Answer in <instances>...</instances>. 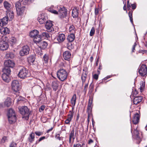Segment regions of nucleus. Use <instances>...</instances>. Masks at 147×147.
<instances>
[{
	"label": "nucleus",
	"mask_w": 147,
	"mask_h": 147,
	"mask_svg": "<svg viewBox=\"0 0 147 147\" xmlns=\"http://www.w3.org/2000/svg\"><path fill=\"white\" fill-rule=\"evenodd\" d=\"M36 43L38 46H39L41 48L45 49L47 46V42L43 40H39L38 42H36Z\"/></svg>",
	"instance_id": "4468645a"
},
{
	"label": "nucleus",
	"mask_w": 147,
	"mask_h": 147,
	"mask_svg": "<svg viewBox=\"0 0 147 147\" xmlns=\"http://www.w3.org/2000/svg\"><path fill=\"white\" fill-rule=\"evenodd\" d=\"M16 146V144L14 142H12L10 144L9 147H15Z\"/></svg>",
	"instance_id": "3c124183"
},
{
	"label": "nucleus",
	"mask_w": 147,
	"mask_h": 147,
	"mask_svg": "<svg viewBox=\"0 0 147 147\" xmlns=\"http://www.w3.org/2000/svg\"><path fill=\"white\" fill-rule=\"evenodd\" d=\"M7 41L9 42V43H10L12 45H14L15 44L16 42V38L13 36L11 37Z\"/></svg>",
	"instance_id": "c756f323"
},
{
	"label": "nucleus",
	"mask_w": 147,
	"mask_h": 147,
	"mask_svg": "<svg viewBox=\"0 0 147 147\" xmlns=\"http://www.w3.org/2000/svg\"><path fill=\"white\" fill-rule=\"evenodd\" d=\"M42 36L45 37L47 38H48L49 37H50L49 34L48 33L46 32H42Z\"/></svg>",
	"instance_id": "58836bf2"
},
{
	"label": "nucleus",
	"mask_w": 147,
	"mask_h": 147,
	"mask_svg": "<svg viewBox=\"0 0 147 147\" xmlns=\"http://www.w3.org/2000/svg\"><path fill=\"white\" fill-rule=\"evenodd\" d=\"M8 19L7 18V17L5 16L2 19H1V22L2 24V26H4L7 24L8 22Z\"/></svg>",
	"instance_id": "2f4dec72"
},
{
	"label": "nucleus",
	"mask_w": 147,
	"mask_h": 147,
	"mask_svg": "<svg viewBox=\"0 0 147 147\" xmlns=\"http://www.w3.org/2000/svg\"><path fill=\"white\" fill-rule=\"evenodd\" d=\"M65 39V36L64 34H59L57 37V40L59 42H63Z\"/></svg>",
	"instance_id": "412c9836"
},
{
	"label": "nucleus",
	"mask_w": 147,
	"mask_h": 147,
	"mask_svg": "<svg viewBox=\"0 0 147 147\" xmlns=\"http://www.w3.org/2000/svg\"><path fill=\"white\" fill-rule=\"evenodd\" d=\"M132 12H131V11H129V12L128 15L129 16V18H130V21L132 24L133 23V18H132Z\"/></svg>",
	"instance_id": "e433bc0d"
},
{
	"label": "nucleus",
	"mask_w": 147,
	"mask_h": 147,
	"mask_svg": "<svg viewBox=\"0 0 147 147\" xmlns=\"http://www.w3.org/2000/svg\"><path fill=\"white\" fill-rule=\"evenodd\" d=\"M58 14L59 17L60 18L62 19L65 17L67 12V9L64 7H61L59 6H57Z\"/></svg>",
	"instance_id": "20e7f679"
},
{
	"label": "nucleus",
	"mask_w": 147,
	"mask_h": 147,
	"mask_svg": "<svg viewBox=\"0 0 147 147\" xmlns=\"http://www.w3.org/2000/svg\"><path fill=\"white\" fill-rule=\"evenodd\" d=\"M35 135L34 133L32 132L29 135V136L28 138V140L30 142H32L34 140Z\"/></svg>",
	"instance_id": "cd10ccee"
},
{
	"label": "nucleus",
	"mask_w": 147,
	"mask_h": 147,
	"mask_svg": "<svg viewBox=\"0 0 147 147\" xmlns=\"http://www.w3.org/2000/svg\"><path fill=\"white\" fill-rule=\"evenodd\" d=\"M59 82L57 81H54L52 82V86L54 90L56 91L57 89L59 86Z\"/></svg>",
	"instance_id": "b1692460"
},
{
	"label": "nucleus",
	"mask_w": 147,
	"mask_h": 147,
	"mask_svg": "<svg viewBox=\"0 0 147 147\" xmlns=\"http://www.w3.org/2000/svg\"><path fill=\"white\" fill-rule=\"evenodd\" d=\"M49 59V55L47 54H45L43 56V59L45 63H47Z\"/></svg>",
	"instance_id": "4c0bfd02"
},
{
	"label": "nucleus",
	"mask_w": 147,
	"mask_h": 147,
	"mask_svg": "<svg viewBox=\"0 0 147 147\" xmlns=\"http://www.w3.org/2000/svg\"><path fill=\"white\" fill-rule=\"evenodd\" d=\"M53 127H51L50 129L48 130L47 131V133H49L50 131H51L53 129Z\"/></svg>",
	"instance_id": "e2e57ef3"
},
{
	"label": "nucleus",
	"mask_w": 147,
	"mask_h": 147,
	"mask_svg": "<svg viewBox=\"0 0 147 147\" xmlns=\"http://www.w3.org/2000/svg\"><path fill=\"white\" fill-rule=\"evenodd\" d=\"M94 78L96 80H97L98 78V75L96 74L94 75L93 76Z\"/></svg>",
	"instance_id": "13d9d810"
},
{
	"label": "nucleus",
	"mask_w": 147,
	"mask_h": 147,
	"mask_svg": "<svg viewBox=\"0 0 147 147\" xmlns=\"http://www.w3.org/2000/svg\"><path fill=\"white\" fill-rule=\"evenodd\" d=\"M11 100L9 98H7L5 102V105L7 107H9L11 104Z\"/></svg>",
	"instance_id": "7c9ffc66"
},
{
	"label": "nucleus",
	"mask_w": 147,
	"mask_h": 147,
	"mask_svg": "<svg viewBox=\"0 0 147 147\" xmlns=\"http://www.w3.org/2000/svg\"><path fill=\"white\" fill-rule=\"evenodd\" d=\"M9 21H11L14 18V14L13 12L12 11H8L7 12V16Z\"/></svg>",
	"instance_id": "aec40b11"
},
{
	"label": "nucleus",
	"mask_w": 147,
	"mask_h": 147,
	"mask_svg": "<svg viewBox=\"0 0 147 147\" xmlns=\"http://www.w3.org/2000/svg\"><path fill=\"white\" fill-rule=\"evenodd\" d=\"M7 140V138L5 136H4L3 137L2 139L1 140V143H4Z\"/></svg>",
	"instance_id": "49530a36"
},
{
	"label": "nucleus",
	"mask_w": 147,
	"mask_h": 147,
	"mask_svg": "<svg viewBox=\"0 0 147 147\" xmlns=\"http://www.w3.org/2000/svg\"><path fill=\"white\" fill-rule=\"evenodd\" d=\"M38 31L34 30L31 32L30 33V36L32 38H33V40L35 43L38 42L39 40H41V36L38 34Z\"/></svg>",
	"instance_id": "39448f33"
},
{
	"label": "nucleus",
	"mask_w": 147,
	"mask_h": 147,
	"mask_svg": "<svg viewBox=\"0 0 147 147\" xmlns=\"http://www.w3.org/2000/svg\"><path fill=\"white\" fill-rule=\"evenodd\" d=\"M34 134H35L36 135L39 136L42 135L43 133L41 132L36 131L35 132Z\"/></svg>",
	"instance_id": "de8ad7c7"
},
{
	"label": "nucleus",
	"mask_w": 147,
	"mask_h": 147,
	"mask_svg": "<svg viewBox=\"0 0 147 147\" xmlns=\"http://www.w3.org/2000/svg\"><path fill=\"white\" fill-rule=\"evenodd\" d=\"M29 75L28 71L25 68H23L21 69L18 75L19 78L23 79L28 77Z\"/></svg>",
	"instance_id": "0eeeda50"
},
{
	"label": "nucleus",
	"mask_w": 147,
	"mask_h": 147,
	"mask_svg": "<svg viewBox=\"0 0 147 147\" xmlns=\"http://www.w3.org/2000/svg\"><path fill=\"white\" fill-rule=\"evenodd\" d=\"M10 30L7 27L2 28L0 29L1 33L3 35H6L9 33Z\"/></svg>",
	"instance_id": "6ab92c4d"
},
{
	"label": "nucleus",
	"mask_w": 147,
	"mask_h": 147,
	"mask_svg": "<svg viewBox=\"0 0 147 147\" xmlns=\"http://www.w3.org/2000/svg\"><path fill=\"white\" fill-rule=\"evenodd\" d=\"M2 78L4 82L7 83L9 82L11 80L9 75L5 73H4L2 74Z\"/></svg>",
	"instance_id": "dca6fc26"
},
{
	"label": "nucleus",
	"mask_w": 147,
	"mask_h": 147,
	"mask_svg": "<svg viewBox=\"0 0 147 147\" xmlns=\"http://www.w3.org/2000/svg\"><path fill=\"white\" fill-rule=\"evenodd\" d=\"M45 136H43V137H41L39 139V141H41V140L45 139Z\"/></svg>",
	"instance_id": "680f3d73"
},
{
	"label": "nucleus",
	"mask_w": 147,
	"mask_h": 147,
	"mask_svg": "<svg viewBox=\"0 0 147 147\" xmlns=\"http://www.w3.org/2000/svg\"><path fill=\"white\" fill-rule=\"evenodd\" d=\"M4 6L5 9L8 10V11L10 9L11 5L7 1H5L4 2Z\"/></svg>",
	"instance_id": "f704fd0d"
},
{
	"label": "nucleus",
	"mask_w": 147,
	"mask_h": 147,
	"mask_svg": "<svg viewBox=\"0 0 147 147\" xmlns=\"http://www.w3.org/2000/svg\"><path fill=\"white\" fill-rule=\"evenodd\" d=\"M36 52L38 53V55H42V53L41 51H39V50H38L36 51Z\"/></svg>",
	"instance_id": "6e6d98bb"
},
{
	"label": "nucleus",
	"mask_w": 147,
	"mask_h": 147,
	"mask_svg": "<svg viewBox=\"0 0 147 147\" xmlns=\"http://www.w3.org/2000/svg\"><path fill=\"white\" fill-rule=\"evenodd\" d=\"M88 84H86L85 86H84V91L85 92L87 91L88 87Z\"/></svg>",
	"instance_id": "5fc2aeb1"
},
{
	"label": "nucleus",
	"mask_w": 147,
	"mask_h": 147,
	"mask_svg": "<svg viewBox=\"0 0 147 147\" xmlns=\"http://www.w3.org/2000/svg\"><path fill=\"white\" fill-rule=\"evenodd\" d=\"M55 137L57 139L59 140H61V138L60 137V135L59 134H57L56 136Z\"/></svg>",
	"instance_id": "864d4df0"
},
{
	"label": "nucleus",
	"mask_w": 147,
	"mask_h": 147,
	"mask_svg": "<svg viewBox=\"0 0 147 147\" xmlns=\"http://www.w3.org/2000/svg\"><path fill=\"white\" fill-rule=\"evenodd\" d=\"M88 121L89 122L90 121V117L91 115V114L88 113Z\"/></svg>",
	"instance_id": "bf43d9fd"
},
{
	"label": "nucleus",
	"mask_w": 147,
	"mask_h": 147,
	"mask_svg": "<svg viewBox=\"0 0 147 147\" xmlns=\"http://www.w3.org/2000/svg\"><path fill=\"white\" fill-rule=\"evenodd\" d=\"M142 97L141 96L136 97L133 99V102L134 104L137 105L142 100Z\"/></svg>",
	"instance_id": "393cba45"
},
{
	"label": "nucleus",
	"mask_w": 147,
	"mask_h": 147,
	"mask_svg": "<svg viewBox=\"0 0 147 147\" xmlns=\"http://www.w3.org/2000/svg\"><path fill=\"white\" fill-rule=\"evenodd\" d=\"M92 101H91V102H90V99H89V102L88 103V106L92 107Z\"/></svg>",
	"instance_id": "4d7b16f0"
},
{
	"label": "nucleus",
	"mask_w": 147,
	"mask_h": 147,
	"mask_svg": "<svg viewBox=\"0 0 147 147\" xmlns=\"http://www.w3.org/2000/svg\"><path fill=\"white\" fill-rule=\"evenodd\" d=\"M94 27H92L90 32V35L91 36H92L94 34Z\"/></svg>",
	"instance_id": "79ce46f5"
},
{
	"label": "nucleus",
	"mask_w": 147,
	"mask_h": 147,
	"mask_svg": "<svg viewBox=\"0 0 147 147\" xmlns=\"http://www.w3.org/2000/svg\"><path fill=\"white\" fill-rule=\"evenodd\" d=\"M129 1H127V9L128 10H129L130 9L129 7H130V5L129 4Z\"/></svg>",
	"instance_id": "0e129e2a"
},
{
	"label": "nucleus",
	"mask_w": 147,
	"mask_h": 147,
	"mask_svg": "<svg viewBox=\"0 0 147 147\" xmlns=\"http://www.w3.org/2000/svg\"><path fill=\"white\" fill-rule=\"evenodd\" d=\"M9 68L10 67L5 66L3 70V71L4 72V73H5L7 74H8L9 75L11 72V70Z\"/></svg>",
	"instance_id": "c9c22d12"
},
{
	"label": "nucleus",
	"mask_w": 147,
	"mask_h": 147,
	"mask_svg": "<svg viewBox=\"0 0 147 147\" xmlns=\"http://www.w3.org/2000/svg\"><path fill=\"white\" fill-rule=\"evenodd\" d=\"M70 122V121L66 119L65 121V123L66 124H69V123Z\"/></svg>",
	"instance_id": "69168bd1"
},
{
	"label": "nucleus",
	"mask_w": 147,
	"mask_h": 147,
	"mask_svg": "<svg viewBox=\"0 0 147 147\" xmlns=\"http://www.w3.org/2000/svg\"><path fill=\"white\" fill-rule=\"evenodd\" d=\"M9 47V45L6 41L1 40L0 41V50L2 51L6 50Z\"/></svg>",
	"instance_id": "f8f14e48"
},
{
	"label": "nucleus",
	"mask_w": 147,
	"mask_h": 147,
	"mask_svg": "<svg viewBox=\"0 0 147 147\" xmlns=\"http://www.w3.org/2000/svg\"><path fill=\"white\" fill-rule=\"evenodd\" d=\"M73 147H82L81 145L79 143L74 144Z\"/></svg>",
	"instance_id": "8fccbe9b"
},
{
	"label": "nucleus",
	"mask_w": 147,
	"mask_h": 147,
	"mask_svg": "<svg viewBox=\"0 0 147 147\" xmlns=\"http://www.w3.org/2000/svg\"><path fill=\"white\" fill-rule=\"evenodd\" d=\"M63 56L65 60L69 61L71 59V54L69 51H66L63 53Z\"/></svg>",
	"instance_id": "2eb2a0df"
},
{
	"label": "nucleus",
	"mask_w": 147,
	"mask_h": 147,
	"mask_svg": "<svg viewBox=\"0 0 147 147\" xmlns=\"http://www.w3.org/2000/svg\"><path fill=\"white\" fill-rule=\"evenodd\" d=\"M76 100V94H74L71 100V103L72 105H74V106H75Z\"/></svg>",
	"instance_id": "72a5a7b5"
},
{
	"label": "nucleus",
	"mask_w": 147,
	"mask_h": 147,
	"mask_svg": "<svg viewBox=\"0 0 147 147\" xmlns=\"http://www.w3.org/2000/svg\"><path fill=\"white\" fill-rule=\"evenodd\" d=\"M38 20L40 24H42L45 22L46 19L43 15H41L40 16L38 17Z\"/></svg>",
	"instance_id": "bb28decb"
},
{
	"label": "nucleus",
	"mask_w": 147,
	"mask_h": 147,
	"mask_svg": "<svg viewBox=\"0 0 147 147\" xmlns=\"http://www.w3.org/2000/svg\"><path fill=\"white\" fill-rule=\"evenodd\" d=\"M75 35L73 33L71 34L67 37V39L69 42L73 41L75 39Z\"/></svg>",
	"instance_id": "c85d7f7f"
},
{
	"label": "nucleus",
	"mask_w": 147,
	"mask_h": 147,
	"mask_svg": "<svg viewBox=\"0 0 147 147\" xmlns=\"http://www.w3.org/2000/svg\"><path fill=\"white\" fill-rule=\"evenodd\" d=\"M92 107H88L87 108L88 113L91 114V110Z\"/></svg>",
	"instance_id": "09e8293b"
},
{
	"label": "nucleus",
	"mask_w": 147,
	"mask_h": 147,
	"mask_svg": "<svg viewBox=\"0 0 147 147\" xmlns=\"http://www.w3.org/2000/svg\"><path fill=\"white\" fill-rule=\"evenodd\" d=\"M20 113L23 115V119L25 120H28L29 116V109L26 106L20 107L19 108Z\"/></svg>",
	"instance_id": "f257e3e1"
},
{
	"label": "nucleus",
	"mask_w": 147,
	"mask_h": 147,
	"mask_svg": "<svg viewBox=\"0 0 147 147\" xmlns=\"http://www.w3.org/2000/svg\"><path fill=\"white\" fill-rule=\"evenodd\" d=\"M57 75L60 80L63 81L67 79L68 74L65 69H61L57 71Z\"/></svg>",
	"instance_id": "f03ea898"
},
{
	"label": "nucleus",
	"mask_w": 147,
	"mask_h": 147,
	"mask_svg": "<svg viewBox=\"0 0 147 147\" xmlns=\"http://www.w3.org/2000/svg\"><path fill=\"white\" fill-rule=\"evenodd\" d=\"M95 13L96 15H97L98 13V10L96 9H95Z\"/></svg>",
	"instance_id": "774afa93"
},
{
	"label": "nucleus",
	"mask_w": 147,
	"mask_h": 147,
	"mask_svg": "<svg viewBox=\"0 0 147 147\" xmlns=\"http://www.w3.org/2000/svg\"><path fill=\"white\" fill-rule=\"evenodd\" d=\"M16 7L17 14L19 16L23 15L25 11V6H22L20 2H17L16 3Z\"/></svg>",
	"instance_id": "423d86ee"
},
{
	"label": "nucleus",
	"mask_w": 147,
	"mask_h": 147,
	"mask_svg": "<svg viewBox=\"0 0 147 147\" xmlns=\"http://www.w3.org/2000/svg\"><path fill=\"white\" fill-rule=\"evenodd\" d=\"M75 138V136L74 135V129H73L69 134V143H71L72 139L74 140Z\"/></svg>",
	"instance_id": "a878e982"
},
{
	"label": "nucleus",
	"mask_w": 147,
	"mask_h": 147,
	"mask_svg": "<svg viewBox=\"0 0 147 147\" xmlns=\"http://www.w3.org/2000/svg\"><path fill=\"white\" fill-rule=\"evenodd\" d=\"M75 27L74 26L72 25L69 27V31L73 33L75 31Z\"/></svg>",
	"instance_id": "ea45409f"
},
{
	"label": "nucleus",
	"mask_w": 147,
	"mask_h": 147,
	"mask_svg": "<svg viewBox=\"0 0 147 147\" xmlns=\"http://www.w3.org/2000/svg\"><path fill=\"white\" fill-rule=\"evenodd\" d=\"M19 1L21 2L23 1V4L25 5L27 4L29 1H32L31 0H19Z\"/></svg>",
	"instance_id": "c03bdc74"
},
{
	"label": "nucleus",
	"mask_w": 147,
	"mask_h": 147,
	"mask_svg": "<svg viewBox=\"0 0 147 147\" xmlns=\"http://www.w3.org/2000/svg\"><path fill=\"white\" fill-rule=\"evenodd\" d=\"M11 86L12 89L15 92H17L20 89V85L18 80H14L13 81Z\"/></svg>",
	"instance_id": "1a4fd4ad"
},
{
	"label": "nucleus",
	"mask_w": 147,
	"mask_h": 147,
	"mask_svg": "<svg viewBox=\"0 0 147 147\" xmlns=\"http://www.w3.org/2000/svg\"><path fill=\"white\" fill-rule=\"evenodd\" d=\"M45 105H42L39 108V111L40 112L43 111L45 109Z\"/></svg>",
	"instance_id": "a18cd8bd"
},
{
	"label": "nucleus",
	"mask_w": 147,
	"mask_h": 147,
	"mask_svg": "<svg viewBox=\"0 0 147 147\" xmlns=\"http://www.w3.org/2000/svg\"><path fill=\"white\" fill-rule=\"evenodd\" d=\"M136 42L134 43V45L133 46L132 48V52H134V50H135V47L136 46Z\"/></svg>",
	"instance_id": "603ef678"
},
{
	"label": "nucleus",
	"mask_w": 147,
	"mask_h": 147,
	"mask_svg": "<svg viewBox=\"0 0 147 147\" xmlns=\"http://www.w3.org/2000/svg\"><path fill=\"white\" fill-rule=\"evenodd\" d=\"M93 142V141L92 140V139H90L89 140L88 143L89 144H90L92 143Z\"/></svg>",
	"instance_id": "338daca9"
},
{
	"label": "nucleus",
	"mask_w": 147,
	"mask_h": 147,
	"mask_svg": "<svg viewBox=\"0 0 147 147\" xmlns=\"http://www.w3.org/2000/svg\"><path fill=\"white\" fill-rule=\"evenodd\" d=\"M57 7H54L53 6H51L48 8L47 10L51 13L57 15L58 14L57 11L56 10V9L57 10Z\"/></svg>",
	"instance_id": "a211bd4d"
},
{
	"label": "nucleus",
	"mask_w": 147,
	"mask_h": 147,
	"mask_svg": "<svg viewBox=\"0 0 147 147\" xmlns=\"http://www.w3.org/2000/svg\"><path fill=\"white\" fill-rule=\"evenodd\" d=\"M132 7V9H134L136 8V6L135 5L133 4L131 5Z\"/></svg>",
	"instance_id": "052dcab7"
},
{
	"label": "nucleus",
	"mask_w": 147,
	"mask_h": 147,
	"mask_svg": "<svg viewBox=\"0 0 147 147\" xmlns=\"http://www.w3.org/2000/svg\"><path fill=\"white\" fill-rule=\"evenodd\" d=\"M87 74L88 72L87 71L86 69H84L81 77V78L83 83L85 82Z\"/></svg>",
	"instance_id": "4be33fe9"
},
{
	"label": "nucleus",
	"mask_w": 147,
	"mask_h": 147,
	"mask_svg": "<svg viewBox=\"0 0 147 147\" xmlns=\"http://www.w3.org/2000/svg\"><path fill=\"white\" fill-rule=\"evenodd\" d=\"M53 24L50 21H47L45 25V27L46 28L47 32H53L54 31V29L53 27Z\"/></svg>",
	"instance_id": "9d476101"
},
{
	"label": "nucleus",
	"mask_w": 147,
	"mask_h": 147,
	"mask_svg": "<svg viewBox=\"0 0 147 147\" xmlns=\"http://www.w3.org/2000/svg\"><path fill=\"white\" fill-rule=\"evenodd\" d=\"M78 11L77 8H74L72 11V15L74 18H76L78 16Z\"/></svg>",
	"instance_id": "5701e85b"
},
{
	"label": "nucleus",
	"mask_w": 147,
	"mask_h": 147,
	"mask_svg": "<svg viewBox=\"0 0 147 147\" xmlns=\"http://www.w3.org/2000/svg\"><path fill=\"white\" fill-rule=\"evenodd\" d=\"M145 81L144 80L143 81L140 82V90L141 92H142L144 89L145 86Z\"/></svg>",
	"instance_id": "473e14b6"
},
{
	"label": "nucleus",
	"mask_w": 147,
	"mask_h": 147,
	"mask_svg": "<svg viewBox=\"0 0 147 147\" xmlns=\"http://www.w3.org/2000/svg\"><path fill=\"white\" fill-rule=\"evenodd\" d=\"M138 72L142 76L146 77L147 75V67L146 65H142L138 69Z\"/></svg>",
	"instance_id": "6e6552de"
},
{
	"label": "nucleus",
	"mask_w": 147,
	"mask_h": 147,
	"mask_svg": "<svg viewBox=\"0 0 147 147\" xmlns=\"http://www.w3.org/2000/svg\"><path fill=\"white\" fill-rule=\"evenodd\" d=\"M7 116L10 123H13L16 122V115L14 111L12 109H10L9 110Z\"/></svg>",
	"instance_id": "7ed1b4c3"
},
{
	"label": "nucleus",
	"mask_w": 147,
	"mask_h": 147,
	"mask_svg": "<svg viewBox=\"0 0 147 147\" xmlns=\"http://www.w3.org/2000/svg\"><path fill=\"white\" fill-rule=\"evenodd\" d=\"M15 63L12 60H8L4 62L5 66L13 68L14 66Z\"/></svg>",
	"instance_id": "ddd939ff"
},
{
	"label": "nucleus",
	"mask_w": 147,
	"mask_h": 147,
	"mask_svg": "<svg viewBox=\"0 0 147 147\" xmlns=\"http://www.w3.org/2000/svg\"><path fill=\"white\" fill-rule=\"evenodd\" d=\"M30 51L29 47L27 45L24 46L20 51V55L23 56L29 53Z\"/></svg>",
	"instance_id": "9b49d317"
},
{
	"label": "nucleus",
	"mask_w": 147,
	"mask_h": 147,
	"mask_svg": "<svg viewBox=\"0 0 147 147\" xmlns=\"http://www.w3.org/2000/svg\"><path fill=\"white\" fill-rule=\"evenodd\" d=\"M28 61L29 63H33L34 62V59L33 57L30 56L28 58Z\"/></svg>",
	"instance_id": "a19ab883"
},
{
	"label": "nucleus",
	"mask_w": 147,
	"mask_h": 147,
	"mask_svg": "<svg viewBox=\"0 0 147 147\" xmlns=\"http://www.w3.org/2000/svg\"><path fill=\"white\" fill-rule=\"evenodd\" d=\"M74 112H72L71 111H70L69 112V114L68 115V118H69L71 119H72L73 117V113Z\"/></svg>",
	"instance_id": "37998d69"
},
{
	"label": "nucleus",
	"mask_w": 147,
	"mask_h": 147,
	"mask_svg": "<svg viewBox=\"0 0 147 147\" xmlns=\"http://www.w3.org/2000/svg\"><path fill=\"white\" fill-rule=\"evenodd\" d=\"M140 115L138 113H136L134 115L132 119V121L134 124H136L139 121Z\"/></svg>",
	"instance_id": "f3484780"
}]
</instances>
